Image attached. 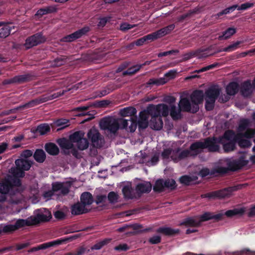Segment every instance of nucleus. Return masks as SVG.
<instances>
[{
	"label": "nucleus",
	"instance_id": "nucleus-11",
	"mask_svg": "<svg viewBox=\"0 0 255 255\" xmlns=\"http://www.w3.org/2000/svg\"><path fill=\"white\" fill-rule=\"evenodd\" d=\"M46 41V38L43 36L41 33H37L27 37L25 40L24 46L27 49L33 46L44 43Z\"/></svg>",
	"mask_w": 255,
	"mask_h": 255
},
{
	"label": "nucleus",
	"instance_id": "nucleus-22",
	"mask_svg": "<svg viewBox=\"0 0 255 255\" xmlns=\"http://www.w3.org/2000/svg\"><path fill=\"white\" fill-rule=\"evenodd\" d=\"M152 189V185L149 182L139 183L137 184L135 190L138 193H148Z\"/></svg>",
	"mask_w": 255,
	"mask_h": 255
},
{
	"label": "nucleus",
	"instance_id": "nucleus-59",
	"mask_svg": "<svg viewBox=\"0 0 255 255\" xmlns=\"http://www.w3.org/2000/svg\"><path fill=\"white\" fill-rule=\"evenodd\" d=\"M107 200V196L105 195H97L96 197L95 202L99 205L100 203H105Z\"/></svg>",
	"mask_w": 255,
	"mask_h": 255
},
{
	"label": "nucleus",
	"instance_id": "nucleus-63",
	"mask_svg": "<svg viewBox=\"0 0 255 255\" xmlns=\"http://www.w3.org/2000/svg\"><path fill=\"white\" fill-rule=\"evenodd\" d=\"M129 248L126 244H120L116 246L114 249L118 251H126L129 250Z\"/></svg>",
	"mask_w": 255,
	"mask_h": 255
},
{
	"label": "nucleus",
	"instance_id": "nucleus-50",
	"mask_svg": "<svg viewBox=\"0 0 255 255\" xmlns=\"http://www.w3.org/2000/svg\"><path fill=\"white\" fill-rule=\"evenodd\" d=\"M142 67V65H136L133 66L131 68H128L127 70L124 71L123 72L124 75H132L135 73H136L137 71H139L140 68Z\"/></svg>",
	"mask_w": 255,
	"mask_h": 255
},
{
	"label": "nucleus",
	"instance_id": "nucleus-47",
	"mask_svg": "<svg viewBox=\"0 0 255 255\" xmlns=\"http://www.w3.org/2000/svg\"><path fill=\"white\" fill-rule=\"evenodd\" d=\"M11 171L12 174V175H11V177H14L17 179H19L20 177H23L25 175L24 171L17 166L13 170L11 169Z\"/></svg>",
	"mask_w": 255,
	"mask_h": 255
},
{
	"label": "nucleus",
	"instance_id": "nucleus-16",
	"mask_svg": "<svg viewBox=\"0 0 255 255\" xmlns=\"http://www.w3.org/2000/svg\"><path fill=\"white\" fill-rule=\"evenodd\" d=\"M70 187V182H55L52 184L53 191H60L61 194L63 195H66L69 193Z\"/></svg>",
	"mask_w": 255,
	"mask_h": 255
},
{
	"label": "nucleus",
	"instance_id": "nucleus-39",
	"mask_svg": "<svg viewBox=\"0 0 255 255\" xmlns=\"http://www.w3.org/2000/svg\"><path fill=\"white\" fill-rule=\"evenodd\" d=\"M196 177H192V176L188 175H184L181 176L179 179V181L182 184L189 186V185L193 184L196 180Z\"/></svg>",
	"mask_w": 255,
	"mask_h": 255
},
{
	"label": "nucleus",
	"instance_id": "nucleus-41",
	"mask_svg": "<svg viewBox=\"0 0 255 255\" xmlns=\"http://www.w3.org/2000/svg\"><path fill=\"white\" fill-rule=\"evenodd\" d=\"M236 31V29L234 28H229L222 32V34L219 36V39L222 40V39L230 38L232 35L235 34Z\"/></svg>",
	"mask_w": 255,
	"mask_h": 255
},
{
	"label": "nucleus",
	"instance_id": "nucleus-61",
	"mask_svg": "<svg viewBox=\"0 0 255 255\" xmlns=\"http://www.w3.org/2000/svg\"><path fill=\"white\" fill-rule=\"evenodd\" d=\"M135 26V25H131L127 23H124L121 24L120 30L123 31H126L133 28Z\"/></svg>",
	"mask_w": 255,
	"mask_h": 255
},
{
	"label": "nucleus",
	"instance_id": "nucleus-29",
	"mask_svg": "<svg viewBox=\"0 0 255 255\" xmlns=\"http://www.w3.org/2000/svg\"><path fill=\"white\" fill-rule=\"evenodd\" d=\"M239 87V84L237 82H230L226 87V93L229 96H234L237 94Z\"/></svg>",
	"mask_w": 255,
	"mask_h": 255
},
{
	"label": "nucleus",
	"instance_id": "nucleus-14",
	"mask_svg": "<svg viewBox=\"0 0 255 255\" xmlns=\"http://www.w3.org/2000/svg\"><path fill=\"white\" fill-rule=\"evenodd\" d=\"M248 163V160L245 159L244 156H241L238 159H235L228 163V171H237L247 165Z\"/></svg>",
	"mask_w": 255,
	"mask_h": 255
},
{
	"label": "nucleus",
	"instance_id": "nucleus-56",
	"mask_svg": "<svg viewBox=\"0 0 255 255\" xmlns=\"http://www.w3.org/2000/svg\"><path fill=\"white\" fill-rule=\"evenodd\" d=\"M16 231L14 225H7L3 227L1 231L4 233H11Z\"/></svg>",
	"mask_w": 255,
	"mask_h": 255
},
{
	"label": "nucleus",
	"instance_id": "nucleus-33",
	"mask_svg": "<svg viewBox=\"0 0 255 255\" xmlns=\"http://www.w3.org/2000/svg\"><path fill=\"white\" fill-rule=\"evenodd\" d=\"M162 158L164 160L171 158V160L175 162V156L174 155V150L171 148L164 149L161 154Z\"/></svg>",
	"mask_w": 255,
	"mask_h": 255
},
{
	"label": "nucleus",
	"instance_id": "nucleus-49",
	"mask_svg": "<svg viewBox=\"0 0 255 255\" xmlns=\"http://www.w3.org/2000/svg\"><path fill=\"white\" fill-rule=\"evenodd\" d=\"M240 136H245V138H251L255 136V128H247V130L239 134Z\"/></svg>",
	"mask_w": 255,
	"mask_h": 255
},
{
	"label": "nucleus",
	"instance_id": "nucleus-60",
	"mask_svg": "<svg viewBox=\"0 0 255 255\" xmlns=\"http://www.w3.org/2000/svg\"><path fill=\"white\" fill-rule=\"evenodd\" d=\"M120 124V128L127 129L128 125L129 120L119 119L118 120Z\"/></svg>",
	"mask_w": 255,
	"mask_h": 255
},
{
	"label": "nucleus",
	"instance_id": "nucleus-42",
	"mask_svg": "<svg viewBox=\"0 0 255 255\" xmlns=\"http://www.w3.org/2000/svg\"><path fill=\"white\" fill-rule=\"evenodd\" d=\"M90 30V28L89 26H84L83 28L75 31L73 32L74 35L76 40L79 38H81L84 35H86V34L89 32Z\"/></svg>",
	"mask_w": 255,
	"mask_h": 255
},
{
	"label": "nucleus",
	"instance_id": "nucleus-28",
	"mask_svg": "<svg viewBox=\"0 0 255 255\" xmlns=\"http://www.w3.org/2000/svg\"><path fill=\"white\" fill-rule=\"evenodd\" d=\"M44 148L46 151L51 155H57L59 153L58 147L53 142L46 143L45 144Z\"/></svg>",
	"mask_w": 255,
	"mask_h": 255
},
{
	"label": "nucleus",
	"instance_id": "nucleus-23",
	"mask_svg": "<svg viewBox=\"0 0 255 255\" xmlns=\"http://www.w3.org/2000/svg\"><path fill=\"white\" fill-rule=\"evenodd\" d=\"M84 133L81 131H78L74 132L71 134L69 136V139L71 142H78L80 141L81 142H84L86 143L85 145L87 146V138H84Z\"/></svg>",
	"mask_w": 255,
	"mask_h": 255
},
{
	"label": "nucleus",
	"instance_id": "nucleus-20",
	"mask_svg": "<svg viewBox=\"0 0 255 255\" xmlns=\"http://www.w3.org/2000/svg\"><path fill=\"white\" fill-rule=\"evenodd\" d=\"M89 210L80 202L74 204L71 207V213L74 215H79L87 213Z\"/></svg>",
	"mask_w": 255,
	"mask_h": 255
},
{
	"label": "nucleus",
	"instance_id": "nucleus-3",
	"mask_svg": "<svg viewBox=\"0 0 255 255\" xmlns=\"http://www.w3.org/2000/svg\"><path fill=\"white\" fill-rule=\"evenodd\" d=\"M161 107L159 108L158 112H155V115H153L151 118L149 122V126L153 129L158 130L161 129L163 125V123L162 120V116L164 117H167L170 112V116L173 120L175 121V105H172L171 109L164 104H160Z\"/></svg>",
	"mask_w": 255,
	"mask_h": 255
},
{
	"label": "nucleus",
	"instance_id": "nucleus-51",
	"mask_svg": "<svg viewBox=\"0 0 255 255\" xmlns=\"http://www.w3.org/2000/svg\"><path fill=\"white\" fill-rule=\"evenodd\" d=\"M241 41H237L236 42L233 43V44L224 48L222 51L224 52H232V51L236 50L239 44H241Z\"/></svg>",
	"mask_w": 255,
	"mask_h": 255
},
{
	"label": "nucleus",
	"instance_id": "nucleus-38",
	"mask_svg": "<svg viewBox=\"0 0 255 255\" xmlns=\"http://www.w3.org/2000/svg\"><path fill=\"white\" fill-rule=\"evenodd\" d=\"M90 106H80L75 108L73 110V112H74L76 116H83L86 115H88L87 111L89 109Z\"/></svg>",
	"mask_w": 255,
	"mask_h": 255
},
{
	"label": "nucleus",
	"instance_id": "nucleus-26",
	"mask_svg": "<svg viewBox=\"0 0 255 255\" xmlns=\"http://www.w3.org/2000/svg\"><path fill=\"white\" fill-rule=\"evenodd\" d=\"M15 163L16 166L21 168L24 171L28 170L31 167L32 162L26 159H17L15 160Z\"/></svg>",
	"mask_w": 255,
	"mask_h": 255
},
{
	"label": "nucleus",
	"instance_id": "nucleus-62",
	"mask_svg": "<svg viewBox=\"0 0 255 255\" xmlns=\"http://www.w3.org/2000/svg\"><path fill=\"white\" fill-rule=\"evenodd\" d=\"M175 77V69L170 70L164 74V77L167 81L171 79H173Z\"/></svg>",
	"mask_w": 255,
	"mask_h": 255
},
{
	"label": "nucleus",
	"instance_id": "nucleus-40",
	"mask_svg": "<svg viewBox=\"0 0 255 255\" xmlns=\"http://www.w3.org/2000/svg\"><path fill=\"white\" fill-rule=\"evenodd\" d=\"M245 212L244 208L240 209H230L229 210L226 211L225 213V215L227 217H232L235 216V215H242Z\"/></svg>",
	"mask_w": 255,
	"mask_h": 255
},
{
	"label": "nucleus",
	"instance_id": "nucleus-17",
	"mask_svg": "<svg viewBox=\"0 0 255 255\" xmlns=\"http://www.w3.org/2000/svg\"><path fill=\"white\" fill-rule=\"evenodd\" d=\"M223 215L222 213H218L217 214H214L213 213L205 212L201 216H199V226H201V223L204 221L211 220V219H215L216 221L221 220L223 219Z\"/></svg>",
	"mask_w": 255,
	"mask_h": 255
},
{
	"label": "nucleus",
	"instance_id": "nucleus-36",
	"mask_svg": "<svg viewBox=\"0 0 255 255\" xmlns=\"http://www.w3.org/2000/svg\"><path fill=\"white\" fill-rule=\"evenodd\" d=\"M70 90V88H68L65 90H62V91H60L57 93H55L53 94H44L43 96L44 97H45L47 102L62 96V95H64L65 93H66L68 91H69Z\"/></svg>",
	"mask_w": 255,
	"mask_h": 255
},
{
	"label": "nucleus",
	"instance_id": "nucleus-35",
	"mask_svg": "<svg viewBox=\"0 0 255 255\" xmlns=\"http://www.w3.org/2000/svg\"><path fill=\"white\" fill-rule=\"evenodd\" d=\"M33 157L37 162L43 163L45 160L46 154L42 149H37L33 154Z\"/></svg>",
	"mask_w": 255,
	"mask_h": 255
},
{
	"label": "nucleus",
	"instance_id": "nucleus-24",
	"mask_svg": "<svg viewBox=\"0 0 255 255\" xmlns=\"http://www.w3.org/2000/svg\"><path fill=\"white\" fill-rule=\"evenodd\" d=\"M81 203L86 207L91 205L94 202L92 194L89 192H83L80 196Z\"/></svg>",
	"mask_w": 255,
	"mask_h": 255
},
{
	"label": "nucleus",
	"instance_id": "nucleus-53",
	"mask_svg": "<svg viewBox=\"0 0 255 255\" xmlns=\"http://www.w3.org/2000/svg\"><path fill=\"white\" fill-rule=\"evenodd\" d=\"M107 198L110 203L114 204L118 202L119 196L115 192L111 191L109 193Z\"/></svg>",
	"mask_w": 255,
	"mask_h": 255
},
{
	"label": "nucleus",
	"instance_id": "nucleus-55",
	"mask_svg": "<svg viewBox=\"0 0 255 255\" xmlns=\"http://www.w3.org/2000/svg\"><path fill=\"white\" fill-rule=\"evenodd\" d=\"M69 121L66 119H59L56 122L57 127H60L59 129H63L68 126Z\"/></svg>",
	"mask_w": 255,
	"mask_h": 255
},
{
	"label": "nucleus",
	"instance_id": "nucleus-64",
	"mask_svg": "<svg viewBox=\"0 0 255 255\" xmlns=\"http://www.w3.org/2000/svg\"><path fill=\"white\" fill-rule=\"evenodd\" d=\"M161 242V237L159 236H153L149 239V242L151 244H157Z\"/></svg>",
	"mask_w": 255,
	"mask_h": 255
},
{
	"label": "nucleus",
	"instance_id": "nucleus-45",
	"mask_svg": "<svg viewBox=\"0 0 255 255\" xmlns=\"http://www.w3.org/2000/svg\"><path fill=\"white\" fill-rule=\"evenodd\" d=\"M157 232L166 236H171L175 234V230L169 227H160L157 230Z\"/></svg>",
	"mask_w": 255,
	"mask_h": 255
},
{
	"label": "nucleus",
	"instance_id": "nucleus-10",
	"mask_svg": "<svg viewBox=\"0 0 255 255\" xmlns=\"http://www.w3.org/2000/svg\"><path fill=\"white\" fill-rule=\"evenodd\" d=\"M192 104V113H196L199 110V104L202 103L204 99V93L202 90L193 91L190 96Z\"/></svg>",
	"mask_w": 255,
	"mask_h": 255
},
{
	"label": "nucleus",
	"instance_id": "nucleus-43",
	"mask_svg": "<svg viewBox=\"0 0 255 255\" xmlns=\"http://www.w3.org/2000/svg\"><path fill=\"white\" fill-rule=\"evenodd\" d=\"M250 125V121L247 119H244L240 120L239 125L238 128V132H244V131L247 130V128Z\"/></svg>",
	"mask_w": 255,
	"mask_h": 255
},
{
	"label": "nucleus",
	"instance_id": "nucleus-48",
	"mask_svg": "<svg viewBox=\"0 0 255 255\" xmlns=\"http://www.w3.org/2000/svg\"><path fill=\"white\" fill-rule=\"evenodd\" d=\"M12 27L8 25H5L0 29V38H6L10 34Z\"/></svg>",
	"mask_w": 255,
	"mask_h": 255
},
{
	"label": "nucleus",
	"instance_id": "nucleus-9",
	"mask_svg": "<svg viewBox=\"0 0 255 255\" xmlns=\"http://www.w3.org/2000/svg\"><path fill=\"white\" fill-rule=\"evenodd\" d=\"M32 225H36L41 223L47 222L52 218L51 212L46 209L42 208L34 216H30Z\"/></svg>",
	"mask_w": 255,
	"mask_h": 255
},
{
	"label": "nucleus",
	"instance_id": "nucleus-7",
	"mask_svg": "<svg viewBox=\"0 0 255 255\" xmlns=\"http://www.w3.org/2000/svg\"><path fill=\"white\" fill-rule=\"evenodd\" d=\"M175 188V180L174 179L162 178L157 179L153 187L155 192L161 193L167 189H173Z\"/></svg>",
	"mask_w": 255,
	"mask_h": 255
},
{
	"label": "nucleus",
	"instance_id": "nucleus-30",
	"mask_svg": "<svg viewBox=\"0 0 255 255\" xmlns=\"http://www.w3.org/2000/svg\"><path fill=\"white\" fill-rule=\"evenodd\" d=\"M136 110L132 107H126L120 110V113L122 117H132L136 114Z\"/></svg>",
	"mask_w": 255,
	"mask_h": 255
},
{
	"label": "nucleus",
	"instance_id": "nucleus-58",
	"mask_svg": "<svg viewBox=\"0 0 255 255\" xmlns=\"http://www.w3.org/2000/svg\"><path fill=\"white\" fill-rule=\"evenodd\" d=\"M86 252V248L81 247L73 253H69L67 255H83Z\"/></svg>",
	"mask_w": 255,
	"mask_h": 255
},
{
	"label": "nucleus",
	"instance_id": "nucleus-21",
	"mask_svg": "<svg viewBox=\"0 0 255 255\" xmlns=\"http://www.w3.org/2000/svg\"><path fill=\"white\" fill-rule=\"evenodd\" d=\"M57 8L56 6L51 5L38 9L35 14V17L38 18L42 17L44 15L57 12Z\"/></svg>",
	"mask_w": 255,
	"mask_h": 255
},
{
	"label": "nucleus",
	"instance_id": "nucleus-25",
	"mask_svg": "<svg viewBox=\"0 0 255 255\" xmlns=\"http://www.w3.org/2000/svg\"><path fill=\"white\" fill-rule=\"evenodd\" d=\"M46 102V99L45 97H44L43 95H42L37 98L32 100L29 102L24 104L21 106L20 108L22 109L31 108Z\"/></svg>",
	"mask_w": 255,
	"mask_h": 255
},
{
	"label": "nucleus",
	"instance_id": "nucleus-5",
	"mask_svg": "<svg viewBox=\"0 0 255 255\" xmlns=\"http://www.w3.org/2000/svg\"><path fill=\"white\" fill-rule=\"evenodd\" d=\"M243 184H238L236 186H230V187L225 188L223 189L218 190L212 192H209L201 195L202 198H208L209 199H223V198L228 197L231 195L232 193L236 190H240L243 186Z\"/></svg>",
	"mask_w": 255,
	"mask_h": 255
},
{
	"label": "nucleus",
	"instance_id": "nucleus-15",
	"mask_svg": "<svg viewBox=\"0 0 255 255\" xmlns=\"http://www.w3.org/2000/svg\"><path fill=\"white\" fill-rule=\"evenodd\" d=\"M253 88V83L252 84L251 80L245 81L240 85V94L245 98H248L252 95Z\"/></svg>",
	"mask_w": 255,
	"mask_h": 255
},
{
	"label": "nucleus",
	"instance_id": "nucleus-18",
	"mask_svg": "<svg viewBox=\"0 0 255 255\" xmlns=\"http://www.w3.org/2000/svg\"><path fill=\"white\" fill-rule=\"evenodd\" d=\"M220 89L216 88V87H211L205 91L206 98L211 99V104H215V101L220 96Z\"/></svg>",
	"mask_w": 255,
	"mask_h": 255
},
{
	"label": "nucleus",
	"instance_id": "nucleus-8",
	"mask_svg": "<svg viewBox=\"0 0 255 255\" xmlns=\"http://www.w3.org/2000/svg\"><path fill=\"white\" fill-rule=\"evenodd\" d=\"M87 136L94 147L100 148L104 146L105 142L104 137L96 128H91L87 133Z\"/></svg>",
	"mask_w": 255,
	"mask_h": 255
},
{
	"label": "nucleus",
	"instance_id": "nucleus-1",
	"mask_svg": "<svg viewBox=\"0 0 255 255\" xmlns=\"http://www.w3.org/2000/svg\"><path fill=\"white\" fill-rule=\"evenodd\" d=\"M237 133L233 130H226L222 136H209L206 138L207 150L209 152H219L220 144L223 146L225 153L235 151L237 148Z\"/></svg>",
	"mask_w": 255,
	"mask_h": 255
},
{
	"label": "nucleus",
	"instance_id": "nucleus-54",
	"mask_svg": "<svg viewBox=\"0 0 255 255\" xmlns=\"http://www.w3.org/2000/svg\"><path fill=\"white\" fill-rule=\"evenodd\" d=\"M129 121L130 122V125L128 127L129 131L130 132H133L135 130L137 127L136 117H130Z\"/></svg>",
	"mask_w": 255,
	"mask_h": 255
},
{
	"label": "nucleus",
	"instance_id": "nucleus-4",
	"mask_svg": "<svg viewBox=\"0 0 255 255\" xmlns=\"http://www.w3.org/2000/svg\"><path fill=\"white\" fill-rule=\"evenodd\" d=\"M204 148L207 149V138H205L203 141L199 140V141L193 142V143L190 144L189 149H185L181 151L179 158V159H183V158L191 157V156L195 157V156H197L198 154L201 153Z\"/></svg>",
	"mask_w": 255,
	"mask_h": 255
},
{
	"label": "nucleus",
	"instance_id": "nucleus-31",
	"mask_svg": "<svg viewBox=\"0 0 255 255\" xmlns=\"http://www.w3.org/2000/svg\"><path fill=\"white\" fill-rule=\"evenodd\" d=\"M14 228L15 230H17L19 229L24 227L25 226H33L30 217L28 219H18L15 223Z\"/></svg>",
	"mask_w": 255,
	"mask_h": 255
},
{
	"label": "nucleus",
	"instance_id": "nucleus-19",
	"mask_svg": "<svg viewBox=\"0 0 255 255\" xmlns=\"http://www.w3.org/2000/svg\"><path fill=\"white\" fill-rule=\"evenodd\" d=\"M181 111L193 113V105L190 100L187 98H181L178 104Z\"/></svg>",
	"mask_w": 255,
	"mask_h": 255
},
{
	"label": "nucleus",
	"instance_id": "nucleus-46",
	"mask_svg": "<svg viewBox=\"0 0 255 255\" xmlns=\"http://www.w3.org/2000/svg\"><path fill=\"white\" fill-rule=\"evenodd\" d=\"M122 192L125 198L132 199V189L129 186H125L122 189Z\"/></svg>",
	"mask_w": 255,
	"mask_h": 255
},
{
	"label": "nucleus",
	"instance_id": "nucleus-37",
	"mask_svg": "<svg viewBox=\"0 0 255 255\" xmlns=\"http://www.w3.org/2000/svg\"><path fill=\"white\" fill-rule=\"evenodd\" d=\"M183 224L186 226L199 227V217H193V218H188L185 219Z\"/></svg>",
	"mask_w": 255,
	"mask_h": 255
},
{
	"label": "nucleus",
	"instance_id": "nucleus-27",
	"mask_svg": "<svg viewBox=\"0 0 255 255\" xmlns=\"http://www.w3.org/2000/svg\"><path fill=\"white\" fill-rule=\"evenodd\" d=\"M35 77V75L31 73H27L15 76L16 84H23L31 81L34 80Z\"/></svg>",
	"mask_w": 255,
	"mask_h": 255
},
{
	"label": "nucleus",
	"instance_id": "nucleus-34",
	"mask_svg": "<svg viewBox=\"0 0 255 255\" xmlns=\"http://www.w3.org/2000/svg\"><path fill=\"white\" fill-rule=\"evenodd\" d=\"M57 143L63 149H70L73 147V144L70 140L66 138H59L57 140Z\"/></svg>",
	"mask_w": 255,
	"mask_h": 255
},
{
	"label": "nucleus",
	"instance_id": "nucleus-57",
	"mask_svg": "<svg viewBox=\"0 0 255 255\" xmlns=\"http://www.w3.org/2000/svg\"><path fill=\"white\" fill-rule=\"evenodd\" d=\"M219 65V64L218 63H214L211 65L202 67L201 69H199L197 72L201 73V72L207 71H208V70L213 69L214 68L217 67V66H218Z\"/></svg>",
	"mask_w": 255,
	"mask_h": 255
},
{
	"label": "nucleus",
	"instance_id": "nucleus-6",
	"mask_svg": "<svg viewBox=\"0 0 255 255\" xmlns=\"http://www.w3.org/2000/svg\"><path fill=\"white\" fill-rule=\"evenodd\" d=\"M100 127L101 129L108 130L111 133L115 134L120 128V124L118 120L108 117L101 120Z\"/></svg>",
	"mask_w": 255,
	"mask_h": 255
},
{
	"label": "nucleus",
	"instance_id": "nucleus-13",
	"mask_svg": "<svg viewBox=\"0 0 255 255\" xmlns=\"http://www.w3.org/2000/svg\"><path fill=\"white\" fill-rule=\"evenodd\" d=\"M228 169L226 167L218 166L216 168H213L211 170L208 168H203L199 171V175L200 176L204 178L210 175V176H214L216 173H219V174H224V173H227Z\"/></svg>",
	"mask_w": 255,
	"mask_h": 255
},
{
	"label": "nucleus",
	"instance_id": "nucleus-12",
	"mask_svg": "<svg viewBox=\"0 0 255 255\" xmlns=\"http://www.w3.org/2000/svg\"><path fill=\"white\" fill-rule=\"evenodd\" d=\"M161 106L160 104L157 105H149L145 110L139 113V120L148 121L149 116H150L152 117L153 115L156 114L155 112H158V109Z\"/></svg>",
	"mask_w": 255,
	"mask_h": 255
},
{
	"label": "nucleus",
	"instance_id": "nucleus-44",
	"mask_svg": "<svg viewBox=\"0 0 255 255\" xmlns=\"http://www.w3.org/2000/svg\"><path fill=\"white\" fill-rule=\"evenodd\" d=\"M50 130V128L47 124H43L39 125L35 131L39 133L40 135H44Z\"/></svg>",
	"mask_w": 255,
	"mask_h": 255
},
{
	"label": "nucleus",
	"instance_id": "nucleus-32",
	"mask_svg": "<svg viewBox=\"0 0 255 255\" xmlns=\"http://www.w3.org/2000/svg\"><path fill=\"white\" fill-rule=\"evenodd\" d=\"M241 132H237L236 133L237 143L242 148L250 147L252 145V143L248 139H245L244 136H240L239 134Z\"/></svg>",
	"mask_w": 255,
	"mask_h": 255
},
{
	"label": "nucleus",
	"instance_id": "nucleus-2",
	"mask_svg": "<svg viewBox=\"0 0 255 255\" xmlns=\"http://www.w3.org/2000/svg\"><path fill=\"white\" fill-rule=\"evenodd\" d=\"M24 189L21 180L11 175H8L0 185V192L10 196L9 202L11 203L17 204L19 202L18 196Z\"/></svg>",
	"mask_w": 255,
	"mask_h": 255
},
{
	"label": "nucleus",
	"instance_id": "nucleus-52",
	"mask_svg": "<svg viewBox=\"0 0 255 255\" xmlns=\"http://www.w3.org/2000/svg\"><path fill=\"white\" fill-rule=\"evenodd\" d=\"M238 5H233L230 6V7H227L225 9L222 10L221 11L217 13V15L218 16H220L223 15V14L231 13V12L234 11V10L236 9Z\"/></svg>",
	"mask_w": 255,
	"mask_h": 255
}]
</instances>
